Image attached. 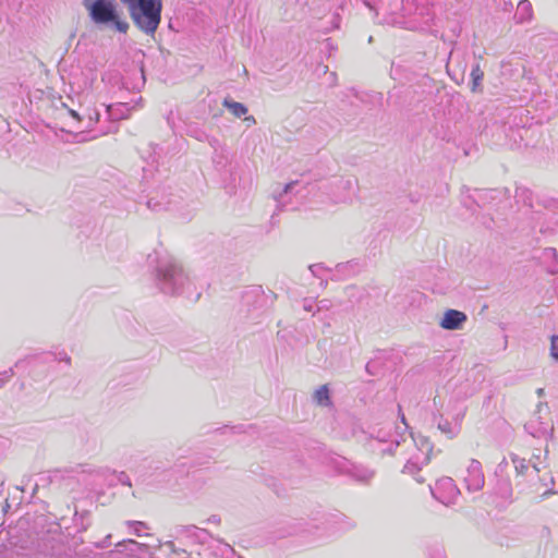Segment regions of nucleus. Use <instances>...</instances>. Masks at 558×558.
<instances>
[{"label":"nucleus","instance_id":"nucleus-1","mask_svg":"<svg viewBox=\"0 0 558 558\" xmlns=\"http://www.w3.org/2000/svg\"><path fill=\"white\" fill-rule=\"evenodd\" d=\"M365 5L384 14L383 22L405 29H424L434 19L427 0H379V7L366 0Z\"/></svg>","mask_w":558,"mask_h":558},{"label":"nucleus","instance_id":"nucleus-2","mask_svg":"<svg viewBox=\"0 0 558 558\" xmlns=\"http://www.w3.org/2000/svg\"><path fill=\"white\" fill-rule=\"evenodd\" d=\"M134 25L147 36H154L161 22L162 0H120Z\"/></svg>","mask_w":558,"mask_h":558},{"label":"nucleus","instance_id":"nucleus-3","mask_svg":"<svg viewBox=\"0 0 558 558\" xmlns=\"http://www.w3.org/2000/svg\"><path fill=\"white\" fill-rule=\"evenodd\" d=\"M156 271L157 284L166 294H182L190 286V280L182 266L173 258L160 260Z\"/></svg>","mask_w":558,"mask_h":558},{"label":"nucleus","instance_id":"nucleus-4","mask_svg":"<svg viewBox=\"0 0 558 558\" xmlns=\"http://www.w3.org/2000/svg\"><path fill=\"white\" fill-rule=\"evenodd\" d=\"M83 5L96 25L120 33L128 32L129 23L120 17L113 0H83Z\"/></svg>","mask_w":558,"mask_h":558},{"label":"nucleus","instance_id":"nucleus-5","mask_svg":"<svg viewBox=\"0 0 558 558\" xmlns=\"http://www.w3.org/2000/svg\"><path fill=\"white\" fill-rule=\"evenodd\" d=\"M525 430L533 437L547 438L554 435V421L547 404L539 403L536 411L524 425Z\"/></svg>","mask_w":558,"mask_h":558},{"label":"nucleus","instance_id":"nucleus-6","mask_svg":"<svg viewBox=\"0 0 558 558\" xmlns=\"http://www.w3.org/2000/svg\"><path fill=\"white\" fill-rule=\"evenodd\" d=\"M356 191V180L353 177L337 178L330 184V198L333 203H347Z\"/></svg>","mask_w":558,"mask_h":558},{"label":"nucleus","instance_id":"nucleus-7","mask_svg":"<svg viewBox=\"0 0 558 558\" xmlns=\"http://www.w3.org/2000/svg\"><path fill=\"white\" fill-rule=\"evenodd\" d=\"M433 496L441 504L449 506L457 501L460 490L451 477L438 480L434 487H430Z\"/></svg>","mask_w":558,"mask_h":558},{"label":"nucleus","instance_id":"nucleus-8","mask_svg":"<svg viewBox=\"0 0 558 558\" xmlns=\"http://www.w3.org/2000/svg\"><path fill=\"white\" fill-rule=\"evenodd\" d=\"M463 481L469 492H478L484 487L485 477L480 461L471 460Z\"/></svg>","mask_w":558,"mask_h":558},{"label":"nucleus","instance_id":"nucleus-9","mask_svg":"<svg viewBox=\"0 0 558 558\" xmlns=\"http://www.w3.org/2000/svg\"><path fill=\"white\" fill-rule=\"evenodd\" d=\"M466 318L468 317L463 312L457 310H448L444 314V317L440 322V327L446 330H457L462 327Z\"/></svg>","mask_w":558,"mask_h":558},{"label":"nucleus","instance_id":"nucleus-10","mask_svg":"<svg viewBox=\"0 0 558 558\" xmlns=\"http://www.w3.org/2000/svg\"><path fill=\"white\" fill-rule=\"evenodd\" d=\"M345 473L353 478L354 481L362 483V484H368L375 476V471L362 465V464H350Z\"/></svg>","mask_w":558,"mask_h":558},{"label":"nucleus","instance_id":"nucleus-11","mask_svg":"<svg viewBox=\"0 0 558 558\" xmlns=\"http://www.w3.org/2000/svg\"><path fill=\"white\" fill-rule=\"evenodd\" d=\"M411 441L416 446V453L414 454L422 463H428L433 447L429 440L423 436H411Z\"/></svg>","mask_w":558,"mask_h":558},{"label":"nucleus","instance_id":"nucleus-12","mask_svg":"<svg viewBox=\"0 0 558 558\" xmlns=\"http://www.w3.org/2000/svg\"><path fill=\"white\" fill-rule=\"evenodd\" d=\"M434 421L437 423V428L450 439L456 437L460 432L459 424L448 421L442 414L434 415Z\"/></svg>","mask_w":558,"mask_h":558},{"label":"nucleus","instance_id":"nucleus-13","mask_svg":"<svg viewBox=\"0 0 558 558\" xmlns=\"http://www.w3.org/2000/svg\"><path fill=\"white\" fill-rule=\"evenodd\" d=\"M128 106L126 104H118V105H110V106H107L106 109H105V113H106V117L108 120L110 121H118L120 119H125L128 116H126V111H128Z\"/></svg>","mask_w":558,"mask_h":558},{"label":"nucleus","instance_id":"nucleus-14","mask_svg":"<svg viewBox=\"0 0 558 558\" xmlns=\"http://www.w3.org/2000/svg\"><path fill=\"white\" fill-rule=\"evenodd\" d=\"M313 400L320 407L331 405L330 391L327 385L317 388L313 395Z\"/></svg>","mask_w":558,"mask_h":558},{"label":"nucleus","instance_id":"nucleus-15","mask_svg":"<svg viewBox=\"0 0 558 558\" xmlns=\"http://www.w3.org/2000/svg\"><path fill=\"white\" fill-rule=\"evenodd\" d=\"M532 4L529 0H521L518 4L517 19L519 23H524L532 17Z\"/></svg>","mask_w":558,"mask_h":558},{"label":"nucleus","instance_id":"nucleus-16","mask_svg":"<svg viewBox=\"0 0 558 558\" xmlns=\"http://www.w3.org/2000/svg\"><path fill=\"white\" fill-rule=\"evenodd\" d=\"M375 437H376V438L378 439V441H380V442L389 441L387 433H384L381 429L377 432V434H376V436H375ZM401 440H402L403 442L405 441V439H403V438H402V435H400V433H399V432H397V436H396L393 439H391V440H390L391 445H390L387 449H384V450H383V452H384V453L392 454V453H393L392 448H391V447H392V445H393L395 447H399V446H400V444H401Z\"/></svg>","mask_w":558,"mask_h":558},{"label":"nucleus","instance_id":"nucleus-17","mask_svg":"<svg viewBox=\"0 0 558 558\" xmlns=\"http://www.w3.org/2000/svg\"><path fill=\"white\" fill-rule=\"evenodd\" d=\"M222 105L236 118H241L247 113V108L243 104L232 99L226 98Z\"/></svg>","mask_w":558,"mask_h":558},{"label":"nucleus","instance_id":"nucleus-18","mask_svg":"<svg viewBox=\"0 0 558 558\" xmlns=\"http://www.w3.org/2000/svg\"><path fill=\"white\" fill-rule=\"evenodd\" d=\"M424 463H422L420 460L416 459L415 456H412L408 462L405 463V465L403 466L402 469V473L404 474H411V475H416L418 473V471L421 470V466L423 465Z\"/></svg>","mask_w":558,"mask_h":558},{"label":"nucleus","instance_id":"nucleus-19","mask_svg":"<svg viewBox=\"0 0 558 558\" xmlns=\"http://www.w3.org/2000/svg\"><path fill=\"white\" fill-rule=\"evenodd\" d=\"M484 72L481 70L480 64L476 63L471 71V77H472V90L476 92L477 88L481 85V82L483 80Z\"/></svg>","mask_w":558,"mask_h":558},{"label":"nucleus","instance_id":"nucleus-20","mask_svg":"<svg viewBox=\"0 0 558 558\" xmlns=\"http://www.w3.org/2000/svg\"><path fill=\"white\" fill-rule=\"evenodd\" d=\"M296 185H298V182H290V183L286 184L282 192H280L278 195H276V197H275L276 201L279 204L284 205V196L288 194H291Z\"/></svg>","mask_w":558,"mask_h":558},{"label":"nucleus","instance_id":"nucleus-21","mask_svg":"<svg viewBox=\"0 0 558 558\" xmlns=\"http://www.w3.org/2000/svg\"><path fill=\"white\" fill-rule=\"evenodd\" d=\"M513 463H514L515 471L519 474H523L529 469V464L526 463V461L524 459H513Z\"/></svg>","mask_w":558,"mask_h":558},{"label":"nucleus","instance_id":"nucleus-22","mask_svg":"<svg viewBox=\"0 0 558 558\" xmlns=\"http://www.w3.org/2000/svg\"><path fill=\"white\" fill-rule=\"evenodd\" d=\"M129 525L133 529V532L137 536H142V529H145L146 525L142 521H130Z\"/></svg>","mask_w":558,"mask_h":558},{"label":"nucleus","instance_id":"nucleus-23","mask_svg":"<svg viewBox=\"0 0 558 558\" xmlns=\"http://www.w3.org/2000/svg\"><path fill=\"white\" fill-rule=\"evenodd\" d=\"M550 340H551V348H550V354L551 356L558 361V347H557V342H558V335H553L550 337Z\"/></svg>","mask_w":558,"mask_h":558},{"label":"nucleus","instance_id":"nucleus-24","mask_svg":"<svg viewBox=\"0 0 558 558\" xmlns=\"http://www.w3.org/2000/svg\"><path fill=\"white\" fill-rule=\"evenodd\" d=\"M14 375V369L9 368L8 371L0 374V388Z\"/></svg>","mask_w":558,"mask_h":558},{"label":"nucleus","instance_id":"nucleus-25","mask_svg":"<svg viewBox=\"0 0 558 558\" xmlns=\"http://www.w3.org/2000/svg\"><path fill=\"white\" fill-rule=\"evenodd\" d=\"M117 480L122 484L126 486H132L131 480L129 475L125 472H119L117 475Z\"/></svg>","mask_w":558,"mask_h":558},{"label":"nucleus","instance_id":"nucleus-26","mask_svg":"<svg viewBox=\"0 0 558 558\" xmlns=\"http://www.w3.org/2000/svg\"><path fill=\"white\" fill-rule=\"evenodd\" d=\"M147 206L148 208L153 209V210H162V209H166V206H163L162 204L158 203V202H155L154 199H149L147 202Z\"/></svg>","mask_w":558,"mask_h":558},{"label":"nucleus","instance_id":"nucleus-27","mask_svg":"<svg viewBox=\"0 0 558 558\" xmlns=\"http://www.w3.org/2000/svg\"><path fill=\"white\" fill-rule=\"evenodd\" d=\"M308 268H310L312 275L315 277H319L320 271L324 269V267L320 264L311 265Z\"/></svg>","mask_w":558,"mask_h":558},{"label":"nucleus","instance_id":"nucleus-28","mask_svg":"<svg viewBox=\"0 0 558 558\" xmlns=\"http://www.w3.org/2000/svg\"><path fill=\"white\" fill-rule=\"evenodd\" d=\"M100 119V112L97 110V109H94L89 116H88V120L89 122H98Z\"/></svg>","mask_w":558,"mask_h":558},{"label":"nucleus","instance_id":"nucleus-29","mask_svg":"<svg viewBox=\"0 0 558 558\" xmlns=\"http://www.w3.org/2000/svg\"><path fill=\"white\" fill-rule=\"evenodd\" d=\"M57 359L59 361H62V362H65L66 364H70L71 363V357L65 353V352H61L58 354Z\"/></svg>","mask_w":558,"mask_h":558},{"label":"nucleus","instance_id":"nucleus-30","mask_svg":"<svg viewBox=\"0 0 558 558\" xmlns=\"http://www.w3.org/2000/svg\"><path fill=\"white\" fill-rule=\"evenodd\" d=\"M339 27V15L336 14L333 16V22H332V26H331V29H336ZM327 31H330V28H327Z\"/></svg>","mask_w":558,"mask_h":558},{"label":"nucleus","instance_id":"nucleus-31","mask_svg":"<svg viewBox=\"0 0 558 558\" xmlns=\"http://www.w3.org/2000/svg\"><path fill=\"white\" fill-rule=\"evenodd\" d=\"M165 545H166L168 548H170L172 553H174V554H179V550L175 548V546H174V543H173V542H171V541L166 542V544H165Z\"/></svg>","mask_w":558,"mask_h":558},{"label":"nucleus","instance_id":"nucleus-32","mask_svg":"<svg viewBox=\"0 0 558 558\" xmlns=\"http://www.w3.org/2000/svg\"><path fill=\"white\" fill-rule=\"evenodd\" d=\"M544 255H546V256H556V250L551 248V247L550 248H546L544 251Z\"/></svg>","mask_w":558,"mask_h":558},{"label":"nucleus","instance_id":"nucleus-33","mask_svg":"<svg viewBox=\"0 0 558 558\" xmlns=\"http://www.w3.org/2000/svg\"><path fill=\"white\" fill-rule=\"evenodd\" d=\"M511 8H512V3L511 2H505V7H504L505 11H509Z\"/></svg>","mask_w":558,"mask_h":558},{"label":"nucleus","instance_id":"nucleus-34","mask_svg":"<svg viewBox=\"0 0 558 558\" xmlns=\"http://www.w3.org/2000/svg\"><path fill=\"white\" fill-rule=\"evenodd\" d=\"M401 421H402V424H403V430H407L408 429V424L405 423V417H404L403 414L401 415Z\"/></svg>","mask_w":558,"mask_h":558},{"label":"nucleus","instance_id":"nucleus-35","mask_svg":"<svg viewBox=\"0 0 558 558\" xmlns=\"http://www.w3.org/2000/svg\"><path fill=\"white\" fill-rule=\"evenodd\" d=\"M70 114H71L73 118H75V119L80 120V116H78V113H77L76 111H74V110H70Z\"/></svg>","mask_w":558,"mask_h":558},{"label":"nucleus","instance_id":"nucleus-36","mask_svg":"<svg viewBox=\"0 0 558 558\" xmlns=\"http://www.w3.org/2000/svg\"><path fill=\"white\" fill-rule=\"evenodd\" d=\"M70 114H71L73 118H75V119L80 120V116H78V113H77L76 111H74V110H70Z\"/></svg>","mask_w":558,"mask_h":558},{"label":"nucleus","instance_id":"nucleus-37","mask_svg":"<svg viewBox=\"0 0 558 558\" xmlns=\"http://www.w3.org/2000/svg\"><path fill=\"white\" fill-rule=\"evenodd\" d=\"M312 304H304V310L307 311V312H311L312 311Z\"/></svg>","mask_w":558,"mask_h":558},{"label":"nucleus","instance_id":"nucleus-38","mask_svg":"<svg viewBox=\"0 0 558 558\" xmlns=\"http://www.w3.org/2000/svg\"><path fill=\"white\" fill-rule=\"evenodd\" d=\"M245 120L255 123V119L253 116L246 117Z\"/></svg>","mask_w":558,"mask_h":558},{"label":"nucleus","instance_id":"nucleus-39","mask_svg":"<svg viewBox=\"0 0 558 558\" xmlns=\"http://www.w3.org/2000/svg\"><path fill=\"white\" fill-rule=\"evenodd\" d=\"M417 483H423L425 480L421 476H415Z\"/></svg>","mask_w":558,"mask_h":558},{"label":"nucleus","instance_id":"nucleus-40","mask_svg":"<svg viewBox=\"0 0 558 558\" xmlns=\"http://www.w3.org/2000/svg\"><path fill=\"white\" fill-rule=\"evenodd\" d=\"M550 494H554V492L553 490H546V492L543 493L542 496L545 497V496L550 495Z\"/></svg>","mask_w":558,"mask_h":558},{"label":"nucleus","instance_id":"nucleus-41","mask_svg":"<svg viewBox=\"0 0 558 558\" xmlns=\"http://www.w3.org/2000/svg\"><path fill=\"white\" fill-rule=\"evenodd\" d=\"M543 392H544V389H543V388L537 389V395H538V396H542V395H543Z\"/></svg>","mask_w":558,"mask_h":558},{"label":"nucleus","instance_id":"nucleus-42","mask_svg":"<svg viewBox=\"0 0 558 558\" xmlns=\"http://www.w3.org/2000/svg\"><path fill=\"white\" fill-rule=\"evenodd\" d=\"M128 542H129V543H131V544H133V545H138V543H137V542H135L134 539H130V541H128Z\"/></svg>","mask_w":558,"mask_h":558}]
</instances>
